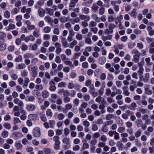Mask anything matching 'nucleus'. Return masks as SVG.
<instances>
[{
  "instance_id": "nucleus-1",
  "label": "nucleus",
  "mask_w": 154,
  "mask_h": 154,
  "mask_svg": "<svg viewBox=\"0 0 154 154\" xmlns=\"http://www.w3.org/2000/svg\"><path fill=\"white\" fill-rule=\"evenodd\" d=\"M131 53L134 54L132 61L137 63L139 60V58L141 55V53L137 50L134 49L131 51Z\"/></svg>"
},
{
  "instance_id": "nucleus-2",
  "label": "nucleus",
  "mask_w": 154,
  "mask_h": 154,
  "mask_svg": "<svg viewBox=\"0 0 154 154\" xmlns=\"http://www.w3.org/2000/svg\"><path fill=\"white\" fill-rule=\"evenodd\" d=\"M33 135L35 137H38L41 135L40 129L38 127H35L33 130L32 131Z\"/></svg>"
},
{
  "instance_id": "nucleus-3",
  "label": "nucleus",
  "mask_w": 154,
  "mask_h": 154,
  "mask_svg": "<svg viewBox=\"0 0 154 154\" xmlns=\"http://www.w3.org/2000/svg\"><path fill=\"white\" fill-rule=\"evenodd\" d=\"M68 88L70 89H72L74 88L76 90H79L80 87L79 85L78 84L75 85L73 83H69L68 85Z\"/></svg>"
},
{
  "instance_id": "nucleus-4",
  "label": "nucleus",
  "mask_w": 154,
  "mask_h": 154,
  "mask_svg": "<svg viewBox=\"0 0 154 154\" xmlns=\"http://www.w3.org/2000/svg\"><path fill=\"white\" fill-rule=\"evenodd\" d=\"M72 108V105L70 103H67L65 105L64 109L63 110V113H67L69 110L71 109Z\"/></svg>"
},
{
  "instance_id": "nucleus-5",
  "label": "nucleus",
  "mask_w": 154,
  "mask_h": 154,
  "mask_svg": "<svg viewBox=\"0 0 154 154\" xmlns=\"http://www.w3.org/2000/svg\"><path fill=\"white\" fill-rule=\"evenodd\" d=\"M20 112L22 115L20 117V119L22 120H25L27 118V112L25 110L22 109L21 110Z\"/></svg>"
},
{
  "instance_id": "nucleus-6",
  "label": "nucleus",
  "mask_w": 154,
  "mask_h": 154,
  "mask_svg": "<svg viewBox=\"0 0 154 154\" xmlns=\"http://www.w3.org/2000/svg\"><path fill=\"white\" fill-rule=\"evenodd\" d=\"M26 109L28 111H34L36 109L35 106L32 104H29L27 105Z\"/></svg>"
},
{
  "instance_id": "nucleus-7",
  "label": "nucleus",
  "mask_w": 154,
  "mask_h": 154,
  "mask_svg": "<svg viewBox=\"0 0 154 154\" xmlns=\"http://www.w3.org/2000/svg\"><path fill=\"white\" fill-rule=\"evenodd\" d=\"M38 117V115L35 114H30L28 115V117L29 119L33 121L36 120Z\"/></svg>"
},
{
  "instance_id": "nucleus-8",
  "label": "nucleus",
  "mask_w": 154,
  "mask_h": 154,
  "mask_svg": "<svg viewBox=\"0 0 154 154\" xmlns=\"http://www.w3.org/2000/svg\"><path fill=\"white\" fill-rule=\"evenodd\" d=\"M38 13L39 15L41 17H43L45 15V10L43 9L40 8H39L38 9Z\"/></svg>"
},
{
  "instance_id": "nucleus-9",
  "label": "nucleus",
  "mask_w": 154,
  "mask_h": 154,
  "mask_svg": "<svg viewBox=\"0 0 154 154\" xmlns=\"http://www.w3.org/2000/svg\"><path fill=\"white\" fill-rule=\"evenodd\" d=\"M42 97L44 99H46L49 96V93L46 90H44L42 92Z\"/></svg>"
},
{
  "instance_id": "nucleus-10",
  "label": "nucleus",
  "mask_w": 154,
  "mask_h": 154,
  "mask_svg": "<svg viewBox=\"0 0 154 154\" xmlns=\"http://www.w3.org/2000/svg\"><path fill=\"white\" fill-rule=\"evenodd\" d=\"M62 46L65 48H67L69 46V43L65 38H63L61 40Z\"/></svg>"
},
{
  "instance_id": "nucleus-11",
  "label": "nucleus",
  "mask_w": 154,
  "mask_h": 154,
  "mask_svg": "<svg viewBox=\"0 0 154 154\" xmlns=\"http://www.w3.org/2000/svg\"><path fill=\"white\" fill-rule=\"evenodd\" d=\"M137 105L135 103L133 102L131 103L129 106V109L132 110H135L136 109Z\"/></svg>"
},
{
  "instance_id": "nucleus-12",
  "label": "nucleus",
  "mask_w": 154,
  "mask_h": 154,
  "mask_svg": "<svg viewBox=\"0 0 154 154\" xmlns=\"http://www.w3.org/2000/svg\"><path fill=\"white\" fill-rule=\"evenodd\" d=\"M81 11L84 14H87L90 13L89 9L86 7H84L82 8Z\"/></svg>"
},
{
  "instance_id": "nucleus-13",
  "label": "nucleus",
  "mask_w": 154,
  "mask_h": 154,
  "mask_svg": "<svg viewBox=\"0 0 154 154\" xmlns=\"http://www.w3.org/2000/svg\"><path fill=\"white\" fill-rule=\"evenodd\" d=\"M92 18L95 20L96 22H99L100 21V18L95 14H93L91 15Z\"/></svg>"
},
{
  "instance_id": "nucleus-14",
  "label": "nucleus",
  "mask_w": 154,
  "mask_h": 154,
  "mask_svg": "<svg viewBox=\"0 0 154 154\" xmlns=\"http://www.w3.org/2000/svg\"><path fill=\"white\" fill-rule=\"evenodd\" d=\"M45 20L46 22L49 23H53V18L49 16H46L45 18Z\"/></svg>"
},
{
  "instance_id": "nucleus-15",
  "label": "nucleus",
  "mask_w": 154,
  "mask_h": 154,
  "mask_svg": "<svg viewBox=\"0 0 154 154\" xmlns=\"http://www.w3.org/2000/svg\"><path fill=\"white\" fill-rule=\"evenodd\" d=\"M40 117L41 120L44 122H45L47 121V118L43 112H41L40 113Z\"/></svg>"
},
{
  "instance_id": "nucleus-16",
  "label": "nucleus",
  "mask_w": 154,
  "mask_h": 154,
  "mask_svg": "<svg viewBox=\"0 0 154 154\" xmlns=\"http://www.w3.org/2000/svg\"><path fill=\"white\" fill-rule=\"evenodd\" d=\"M106 61V59L104 57H101L99 60V63L101 65L104 64Z\"/></svg>"
},
{
  "instance_id": "nucleus-17",
  "label": "nucleus",
  "mask_w": 154,
  "mask_h": 154,
  "mask_svg": "<svg viewBox=\"0 0 154 154\" xmlns=\"http://www.w3.org/2000/svg\"><path fill=\"white\" fill-rule=\"evenodd\" d=\"M26 66L24 63L18 64L16 66V69H22L26 68Z\"/></svg>"
},
{
  "instance_id": "nucleus-18",
  "label": "nucleus",
  "mask_w": 154,
  "mask_h": 154,
  "mask_svg": "<svg viewBox=\"0 0 154 154\" xmlns=\"http://www.w3.org/2000/svg\"><path fill=\"white\" fill-rule=\"evenodd\" d=\"M117 145L119 150H122L124 147L123 144L120 141L117 142Z\"/></svg>"
},
{
  "instance_id": "nucleus-19",
  "label": "nucleus",
  "mask_w": 154,
  "mask_h": 154,
  "mask_svg": "<svg viewBox=\"0 0 154 154\" xmlns=\"http://www.w3.org/2000/svg\"><path fill=\"white\" fill-rule=\"evenodd\" d=\"M33 35L34 37H38L40 35V34L39 33V30L37 29H35L33 32Z\"/></svg>"
},
{
  "instance_id": "nucleus-20",
  "label": "nucleus",
  "mask_w": 154,
  "mask_h": 154,
  "mask_svg": "<svg viewBox=\"0 0 154 154\" xmlns=\"http://www.w3.org/2000/svg\"><path fill=\"white\" fill-rule=\"evenodd\" d=\"M81 55L80 52H76L75 53L73 56L71 58L72 60L77 59Z\"/></svg>"
},
{
  "instance_id": "nucleus-21",
  "label": "nucleus",
  "mask_w": 154,
  "mask_h": 154,
  "mask_svg": "<svg viewBox=\"0 0 154 154\" xmlns=\"http://www.w3.org/2000/svg\"><path fill=\"white\" fill-rule=\"evenodd\" d=\"M37 69L38 67L37 66H34L32 72V76L33 77H35L37 75Z\"/></svg>"
},
{
  "instance_id": "nucleus-22",
  "label": "nucleus",
  "mask_w": 154,
  "mask_h": 154,
  "mask_svg": "<svg viewBox=\"0 0 154 154\" xmlns=\"http://www.w3.org/2000/svg\"><path fill=\"white\" fill-rule=\"evenodd\" d=\"M137 14V9L136 8L133 9L131 13V16L135 19L136 18V16Z\"/></svg>"
},
{
  "instance_id": "nucleus-23",
  "label": "nucleus",
  "mask_w": 154,
  "mask_h": 154,
  "mask_svg": "<svg viewBox=\"0 0 154 154\" xmlns=\"http://www.w3.org/2000/svg\"><path fill=\"white\" fill-rule=\"evenodd\" d=\"M147 29L148 31L149 34L150 36H152L154 35V30L152 29V28L150 26H148Z\"/></svg>"
},
{
  "instance_id": "nucleus-24",
  "label": "nucleus",
  "mask_w": 154,
  "mask_h": 154,
  "mask_svg": "<svg viewBox=\"0 0 154 154\" xmlns=\"http://www.w3.org/2000/svg\"><path fill=\"white\" fill-rule=\"evenodd\" d=\"M15 146L16 148L19 149L22 148L23 146L20 141H17L15 143Z\"/></svg>"
},
{
  "instance_id": "nucleus-25",
  "label": "nucleus",
  "mask_w": 154,
  "mask_h": 154,
  "mask_svg": "<svg viewBox=\"0 0 154 154\" xmlns=\"http://www.w3.org/2000/svg\"><path fill=\"white\" fill-rule=\"evenodd\" d=\"M112 38V35H109L107 36L103 35L102 36V40L105 41L107 40H110Z\"/></svg>"
},
{
  "instance_id": "nucleus-26",
  "label": "nucleus",
  "mask_w": 154,
  "mask_h": 154,
  "mask_svg": "<svg viewBox=\"0 0 154 154\" xmlns=\"http://www.w3.org/2000/svg\"><path fill=\"white\" fill-rule=\"evenodd\" d=\"M46 11L50 15L52 16L53 15L54 12L53 9L47 8L46 9Z\"/></svg>"
},
{
  "instance_id": "nucleus-27",
  "label": "nucleus",
  "mask_w": 154,
  "mask_h": 154,
  "mask_svg": "<svg viewBox=\"0 0 154 154\" xmlns=\"http://www.w3.org/2000/svg\"><path fill=\"white\" fill-rule=\"evenodd\" d=\"M149 74L148 73H147L145 74L144 77L143 79V80L144 82H146L149 80Z\"/></svg>"
},
{
  "instance_id": "nucleus-28",
  "label": "nucleus",
  "mask_w": 154,
  "mask_h": 154,
  "mask_svg": "<svg viewBox=\"0 0 154 154\" xmlns=\"http://www.w3.org/2000/svg\"><path fill=\"white\" fill-rule=\"evenodd\" d=\"M76 4V3L75 2H73L72 0H71L69 4V10H70L74 8Z\"/></svg>"
},
{
  "instance_id": "nucleus-29",
  "label": "nucleus",
  "mask_w": 154,
  "mask_h": 154,
  "mask_svg": "<svg viewBox=\"0 0 154 154\" xmlns=\"http://www.w3.org/2000/svg\"><path fill=\"white\" fill-rule=\"evenodd\" d=\"M8 132L5 130L3 131L2 134V136L4 138L7 137L8 136Z\"/></svg>"
},
{
  "instance_id": "nucleus-30",
  "label": "nucleus",
  "mask_w": 154,
  "mask_h": 154,
  "mask_svg": "<svg viewBox=\"0 0 154 154\" xmlns=\"http://www.w3.org/2000/svg\"><path fill=\"white\" fill-rule=\"evenodd\" d=\"M23 57L24 58H26V59H27L28 58H29L30 57H33V56L32 54L27 53H25L24 54Z\"/></svg>"
},
{
  "instance_id": "nucleus-31",
  "label": "nucleus",
  "mask_w": 154,
  "mask_h": 154,
  "mask_svg": "<svg viewBox=\"0 0 154 154\" xmlns=\"http://www.w3.org/2000/svg\"><path fill=\"white\" fill-rule=\"evenodd\" d=\"M51 28L50 27L47 26L44 28L43 31L45 33H48L51 32Z\"/></svg>"
},
{
  "instance_id": "nucleus-32",
  "label": "nucleus",
  "mask_w": 154,
  "mask_h": 154,
  "mask_svg": "<svg viewBox=\"0 0 154 154\" xmlns=\"http://www.w3.org/2000/svg\"><path fill=\"white\" fill-rule=\"evenodd\" d=\"M77 44V42L76 40H73L71 43H70L69 47L72 48L73 47Z\"/></svg>"
},
{
  "instance_id": "nucleus-33",
  "label": "nucleus",
  "mask_w": 154,
  "mask_h": 154,
  "mask_svg": "<svg viewBox=\"0 0 154 154\" xmlns=\"http://www.w3.org/2000/svg\"><path fill=\"white\" fill-rule=\"evenodd\" d=\"M53 140L55 142V143H60V141L59 140L60 137L57 136H54L53 138Z\"/></svg>"
},
{
  "instance_id": "nucleus-34",
  "label": "nucleus",
  "mask_w": 154,
  "mask_h": 154,
  "mask_svg": "<svg viewBox=\"0 0 154 154\" xmlns=\"http://www.w3.org/2000/svg\"><path fill=\"white\" fill-rule=\"evenodd\" d=\"M4 16L5 18H8L11 16L10 13L8 11H6L4 13Z\"/></svg>"
},
{
  "instance_id": "nucleus-35",
  "label": "nucleus",
  "mask_w": 154,
  "mask_h": 154,
  "mask_svg": "<svg viewBox=\"0 0 154 154\" xmlns=\"http://www.w3.org/2000/svg\"><path fill=\"white\" fill-rule=\"evenodd\" d=\"M15 26L14 24L10 23L8 26V28H6V30L7 31H9V29H13L15 28Z\"/></svg>"
},
{
  "instance_id": "nucleus-36",
  "label": "nucleus",
  "mask_w": 154,
  "mask_h": 154,
  "mask_svg": "<svg viewBox=\"0 0 154 154\" xmlns=\"http://www.w3.org/2000/svg\"><path fill=\"white\" fill-rule=\"evenodd\" d=\"M46 114L47 116L51 117L53 115L51 110L50 109H48L46 111Z\"/></svg>"
},
{
  "instance_id": "nucleus-37",
  "label": "nucleus",
  "mask_w": 154,
  "mask_h": 154,
  "mask_svg": "<svg viewBox=\"0 0 154 154\" xmlns=\"http://www.w3.org/2000/svg\"><path fill=\"white\" fill-rule=\"evenodd\" d=\"M30 82L29 79L28 78L26 77L24 79V82L23 84V86L26 87L28 85V84Z\"/></svg>"
},
{
  "instance_id": "nucleus-38",
  "label": "nucleus",
  "mask_w": 154,
  "mask_h": 154,
  "mask_svg": "<svg viewBox=\"0 0 154 154\" xmlns=\"http://www.w3.org/2000/svg\"><path fill=\"white\" fill-rule=\"evenodd\" d=\"M62 142L63 143L68 145L69 143V140L67 137H64L62 140Z\"/></svg>"
},
{
  "instance_id": "nucleus-39",
  "label": "nucleus",
  "mask_w": 154,
  "mask_h": 154,
  "mask_svg": "<svg viewBox=\"0 0 154 154\" xmlns=\"http://www.w3.org/2000/svg\"><path fill=\"white\" fill-rule=\"evenodd\" d=\"M80 21V18L79 17H76L74 19L71 20V22L72 24H74L75 23H78Z\"/></svg>"
},
{
  "instance_id": "nucleus-40",
  "label": "nucleus",
  "mask_w": 154,
  "mask_h": 154,
  "mask_svg": "<svg viewBox=\"0 0 154 154\" xmlns=\"http://www.w3.org/2000/svg\"><path fill=\"white\" fill-rule=\"evenodd\" d=\"M65 53L67 56H69L72 55V51L69 48L66 49L65 51Z\"/></svg>"
},
{
  "instance_id": "nucleus-41",
  "label": "nucleus",
  "mask_w": 154,
  "mask_h": 154,
  "mask_svg": "<svg viewBox=\"0 0 154 154\" xmlns=\"http://www.w3.org/2000/svg\"><path fill=\"white\" fill-rule=\"evenodd\" d=\"M66 85V84L65 82H61L58 83V86L59 88L65 87Z\"/></svg>"
},
{
  "instance_id": "nucleus-42",
  "label": "nucleus",
  "mask_w": 154,
  "mask_h": 154,
  "mask_svg": "<svg viewBox=\"0 0 154 154\" xmlns=\"http://www.w3.org/2000/svg\"><path fill=\"white\" fill-rule=\"evenodd\" d=\"M97 25V23L94 21H91L89 23V26L90 27H95Z\"/></svg>"
},
{
  "instance_id": "nucleus-43",
  "label": "nucleus",
  "mask_w": 154,
  "mask_h": 154,
  "mask_svg": "<svg viewBox=\"0 0 154 154\" xmlns=\"http://www.w3.org/2000/svg\"><path fill=\"white\" fill-rule=\"evenodd\" d=\"M43 151L45 154H50L51 152V150L49 148H45Z\"/></svg>"
},
{
  "instance_id": "nucleus-44",
  "label": "nucleus",
  "mask_w": 154,
  "mask_h": 154,
  "mask_svg": "<svg viewBox=\"0 0 154 154\" xmlns=\"http://www.w3.org/2000/svg\"><path fill=\"white\" fill-rule=\"evenodd\" d=\"M19 11L17 8H14L12 9L11 11V14H12L15 15L17 14Z\"/></svg>"
},
{
  "instance_id": "nucleus-45",
  "label": "nucleus",
  "mask_w": 154,
  "mask_h": 154,
  "mask_svg": "<svg viewBox=\"0 0 154 154\" xmlns=\"http://www.w3.org/2000/svg\"><path fill=\"white\" fill-rule=\"evenodd\" d=\"M11 76L12 79L13 80H16L18 78L17 75L15 73H13L11 74Z\"/></svg>"
},
{
  "instance_id": "nucleus-46",
  "label": "nucleus",
  "mask_w": 154,
  "mask_h": 154,
  "mask_svg": "<svg viewBox=\"0 0 154 154\" xmlns=\"http://www.w3.org/2000/svg\"><path fill=\"white\" fill-rule=\"evenodd\" d=\"M23 61L22 57L21 56L19 55L18 57L15 59V61L16 62H22Z\"/></svg>"
},
{
  "instance_id": "nucleus-47",
  "label": "nucleus",
  "mask_w": 154,
  "mask_h": 154,
  "mask_svg": "<svg viewBox=\"0 0 154 154\" xmlns=\"http://www.w3.org/2000/svg\"><path fill=\"white\" fill-rule=\"evenodd\" d=\"M91 8L94 11L96 12L97 10L99 7L97 5L96 3H94L93 4V6Z\"/></svg>"
},
{
  "instance_id": "nucleus-48",
  "label": "nucleus",
  "mask_w": 154,
  "mask_h": 154,
  "mask_svg": "<svg viewBox=\"0 0 154 154\" xmlns=\"http://www.w3.org/2000/svg\"><path fill=\"white\" fill-rule=\"evenodd\" d=\"M21 122V121L18 118L16 117L14 118V124H17L20 123Z\"/></svg>"
},
{
  "instance_id": "nucleus-49",
  "label": "nucleus",
  "mask_w": 154,
  "mask_h": 154,
  "mask_svg": "<svg viewBox=\"0 0 154 154\" xmlns=\"http://www.w3.org/2000/svg\"><path fill=\"white\" fill-rule=\"evenodd\" d=\"M28 74V72L26 70H25L21 72V75L22 77H25L27 76Z\"/></svg>"
},
{
  "instance_id": "nucleus-50",
  "label": "nucleus",
  "mask_w": 154,
  "mask_h": 154,
  "mask_svg": "<svg viewBox=\"0 0 154 154\" xmlns=\"http://www.w3.org/2000/svg\"><path fill=\"white\" fill-rule=\"evenodd\" d=\"M145 93L147 94L150 95L152 94L151 91L148 88H146L145 89Z\"/></svg>"
},
{
  "instance_id": "nucleus-51",
  "label": "nucleus",
  "mask_w": 154,
  "mask_h": 154,
  "mask_svg": "<svg viewBox=\"0 0 154 154\" xmlns=\"http://www.w3.org/2000/svg\"><path fill=\"white\" fill-rule=\"evenodd\" d=\"M101 140L103 142H106L107 140L106 137L104 135H102L100 138Z\"/></svg>"
},
{
  "instance_id": "nucleus-52",
  "label": "nucleus",
  "mask_w": 154,
  "mask_h": 154,
  "mask_svg": "<svg viewBox=\"0 0 154 154\" xmlns=\"http://www.w3.org/2000/svg\"><path fill=\"white\" fill-rule=\"evenodd\" d=\"M64 63L66 65L70 66L71 67V66H73L72 64V63L71 61L66 60L64 61Z\"/></svg>"
},
{
  "instance_id": "nucleus-53",
  "label": "nucleus",
  "mask_w": 154,
  "mask_h": 154,
  "mask_svg": "<svg viewBox=\"0 0 154 154\" xmlns=\"http://www.w3.org/2000/svg\"><path fill=\"white\" fill-rule=\"evenodd\" d=\"M38 47V46L36 43L34 44L31 46V49L33 51L36 50L37 49Z\"/></svg>"
},
{
  "instance_id": "nucleus-54",
  "label": "nucleus",
  "mask_w": 154,
  "mask_h": 154,
  "mask_svg": "<svg viewBox=\"0 0 154 154\" xmlns=\"http://www.w3.org/2000/svg\"><path fill=\"white\" fill-rule=\"evenodd\" d=\"M35 88L36 89L40 90H42L43 89V86L41 84L36 85H35Z\"/></svg>"
},
{
  "instance_id": "nucleus-55",
  "label": "nucleus",
  "mask_w": 154,
  "mask_h": 154,
  "mask_svg": "<svg viewBox=\"0 0 154 154\" xmlns=\"http://www.w3.org/2000/svg\"><path fill=\"white\" fill-rule=\"evenodd\" d=\"M144 69L142 67H139V69L137 71L138 74H143L144 72Z\"/></svg>"
},
{
  "instance_id": "nucleus-56",
  "label": "nucleus",
  "mask_w": 154,
  "mask_h": 154,
  "mask_svg": "<svg viewBox=\"0 0 154 154\" xmlns=\"http://www.w3.org/2000/svg\"><path fill=\"white\" fill-rule=\"evenodd\" d=\"M89 148V145L88 144L86 143H83L82 146V149H87Z\"/></svg>"
},
{
  "instance_id": "nucleus-57",
  "label": "nucleus",
  "mask_w": 154,
  "mask_h": 154,
  "mask_svg": "<svg viewBox=\"0 0 154 154\" xmlns=\"http://www.w3.org/2000/svg\"><path fill=\"white\" fill-rule=\"evenodd\" d=\"M82 66L85 69L88 67V64L87 62H84L82 63Z\"/></svg>"
},
{
  "instance_id": "nucleus-58",
  "label": "nucleus",
  "mask_w": 154,
  "mask_h": 154,
  "mask_svg": "<svg viewBox=\"0 0 154 154\" xmlns=\"http://www.w3.org/2000/svg\"><path fill=\"white\" fill-rule=\"evenodd\" d=\"M65 118L64 115L62 113H60L58 116L57 118L60 120H62Z\"/></svg>"
},
{
  "instance_id": "nucleus-59",
  "label": "nucleus",
  "mask_w": 154,
  "mask_h": 154,
  "mask_svg": "<svg viewBox=\"0 0 154 154\" xmlns=\"http://www.w3.org/2000/svg\"><path fill=\"white\" fill-rule=\"evenodd\" d=\"M3 126L7 129H10L11 128V125L8 123H4Z\"/></svg>"
},
{
  "instance_id": "nucleus-60",
  "label": "nucleus",
  "mask_w": 154,
  "mask_h": 154,
  "mask_svg": "<svg viewBox=\"0 0 154 154\" xmlns=\"http://www.w3.org/2000/svg\"><path fill=\"white\" fill-rule=\"evenodd\" d=\"M113 32V30H111L109 29H106L104 30V33L106 35H108L112 33Z\"/></svg>"
},
{
  "instance_id": "nucleus-61",
  "label": "nucleus",
  "mask_w": 154,
  "mask_h": 154,
  "mask_svg": "<svg viewBox=\"0 0 154 154\" xmlns=\"http://www.w3.org/2000/svg\"><path fill=\"white\" fill-rule=\"evenodd\" d=\"M99 14L100 15L103 14L105 12V9L103 7L100 8L99 10Z\"/></svg>"
},
{
  "instance_id": "nucleus-62",
  "label": "nucleus",
  "mask_w": 154,
  "mask_h": 154,
  "mask_svg": "<svg viewBox=\"0 0 154 154\" xmlns=\"http://www.w3.org/2000/svg\"><path fill=\"white\" fill-rule=\"evenodd\" d=\"M21 50L23 51H25L27 50L28 49V46L25 44H23L21 46Z\"/></svg>"
},
{
  "instance_id": "nucleus-63",
  "label": "nucleus",
  "mask_w": 154,
  "mask_h": 154,
  "mask_svg": "<svg viewBox=\"0 0 154 154\" xmlns=\"http://www.w3.org/2000/svg\"><path fill=\"white\" fill-rule=\"evenodd\" d=\"M83 125L85 127H88L90 125V124L89 122L88 121L85 120L83 122Z\"/></svg>"
},
{
  "instance_id": "nucleus-64",
  "label": "nucleus",
  "mask_w": 154,
  "mask_h": 154,
  "mask_svg": "<svg viewBox=\"0 0 154 154\" xmlns=\"http://www.w3.org/2000/svg\"><path fill=\"white\" fill-rule=\"evenodd\" d=\"M107 110L108 112L111 113L113 112L114 111L113 108L110 106H108L107 107Z\"/></svg>"
}]
</instances>
